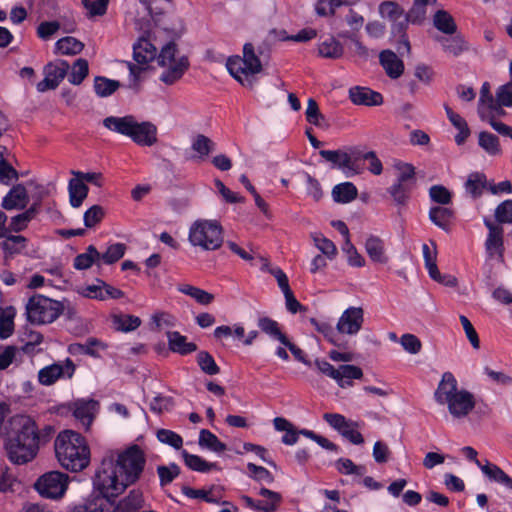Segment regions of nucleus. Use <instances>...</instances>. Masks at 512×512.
<instances>
[{
	"label": "nucleus",
	"mask_w": 512,
	"mask_h": 512,
	"mask_svg": "<svg viewBox=\"0 0 512 512\" xmlns=\"http://www.w3.org/2000/svg\"><path fill=\"white\" fill-rule=\"evenodd\" d=\"M147 463L144 450L137 444L119 452L116 460L104 457L92 479L95 489H102L107 495L119 496L126 488L135 485L142 477Z\"/></svg>",
	"instance_id": "nucleus-1"
},
{
	"label": "nucleus",
	"mask_w": 512,
	"mask_h": 512,
	"mask_svg": "<svg viewBox=\"0 0 512 512\" xmlns=\"http://www.w3.org/2000/svg\"><path fill=\"white\" fill-rule=\"evenodd\" d=\"M55 434L53 426L42 427L26 414H17L10 419V430L5 440L7 458L16 465L33 461L42 446L51 441Z\"/></svg>",
	"instance_id": "nucleus-2"
},
{
	"label": "nucleus",
	"mask_w": 512,
	"mask_h": 512,
	"mask_svg": "<svg viewBox=\"0 0 512 512\" xmlns=\"http://www.w3.org/2000/svg\"><path fill=\"white\" fill-rule=\"evenodd\" d=\"M272 51V40L268 35L263 40H253L243 46L242 56L233 55L227 58L226 68L229 74L242 86L252 87L253 76L263 70V61H268Z\"/></svg>",
	"instance_id": "nucleus-3"
},
{
	"label": "nucleus",
	"mask_w": 512,
	"mask_h": 512,
	"mask_svg": "<svg viewBox=\"0 0 512 512\" xmlns=\"http://www.w3.org/2000/svg\"><path fill=\"white\" fill-rule=\"evenodd\" d=\"M54 450L59 464L68 471H82L90 463V448L85 437L73 430L57 435Z\"/></svg>",
	"instance_id": "nucleus-4"
},
{
	"label": "nucleus",
	"mask_w": 512,
	"mask_h": 512,
	"mask_svg": "<svg viewBox=\"0 0 512 512\" xmlns=\"http://www.w3.org/2000/svg\"><path fill=\"white\" fill-rule=\"evenodd\" d=\"M188 239L203 250H217L223 243V228L216 220H197L189 229Z\"/></svg>",
	"instance_id": "nucleus-5"
},
{
	"label": "nucleus",
	"mask_w": 512,
	"mask_h": 512,
	"mask_svg": "<svg viewBox=\"0 0 512 512\" xmlns=\"http://www.w3.org/2000/svg\"><path fill=\"white\" fill-rule=\"evenodd\" d=\"M177 52V45L171 41L162 47L157 56L158 64L167 67L160 76V80L167 85H172L181 79L190 65L186 56L176 58Z\"/></svg>",
	"instance_id": "nucleus-6"
},
{
	"label": "nucleus",
	"mask_w": 512,
	"mask_h": 512,
	"mask_svg": "<svg viewBox=\"0 0 512 512\" xmlns=\"http://www.w3.org/2000/svg\"><path fill=\"white\" fill-rule=\"evenodd\" d=\"M64 306L60 301L41 294L29 298L26 314L31 323L47 324L54 322L63 313Z\"/></svg>",
	"instance_id": "nucleus-7"
},
{
	"label": "nucleus",
	"mask_w": 512,
	"mask_h": 512,
	"mask_svg": "<svg viewBox=\"0 0 512 512\" xmlns=\"http://www.w3.org/2000/svg\"><path fill=\"white\" fill-rule=\"evenodd\" d=\"M69 477L60 471H50L42 475L35 483L39 494L45 498H61L67 490Z\"/></svg>",
	"instance_id": "nucleus-8"
},
{
	"label": "nucleus",
	"mask_w": 512,
	"mask_h": 512,
	"mask_svg": "<svg viewBox=\"0 0 512 512\" xmlns=\"http://www.w3.org/2000/svg\"><path fill=\"white\" fill-rule=\"evenodd\" d=\"M75 368L73 361L67 358L64 364L53 363L40 369L38 381L45 386L53 385L60 378H72Z\"/></svg>",
	"instance_id": "nucleus-9"
},
{
	"label": "nucleus",
	"mask_w": 512,
	"mask_h": 512,
	"mask_svg": "<svg viewBox=\"0 0 512 512\" xmlns=\"http://www.w3.org/2000/svg\"><path fill=\"white\" fill-rule=\"evenodd\" d=\"M449 413L454 418H463L469 415L476 406L474 395L466 390H458L445 403Z\"/></svg>",
	"instance_id": "nucleus-10"
},
{
	"label": "nucleus",
	"mask_w": 512,
	"mask_h": 512,
	"mask_svg": "<svg viewBox=\"0 0 512 512\" xmlns=\"http://www.w3.org/2000/svg\"><path fill=\"white\" fill-rule=\"evenodd\" d=\"M93 489V494L83 504L75 506L73 512H112L117 496L107 495L102 489Z\"/></svg>",
	"instance_id": "nucleus-11"
},
{
	"label": "nucleus",
	"mask_w": 512,
	"mask_h": 512,
	"mask_svg": "<svg viewBox=\"0 0 512 512\" xmlns=\"http://www.w3.org/2000/svg\"><path fill=\"white\" fill-rule=\"evenodd\" d=\"M364 311L361 307H348L338 319L336 329L340 334L356 335L362 328Z\"/></svg>",
	"instance_id": "nucleus-12"
},
{
	"label": "nucleus",
	"mask_w": 512,
	"mask_h": 512,
	"mask_svg": "<svg viewBox=\"0 0 512 512\" xmlns=\"http://www.w3.org/2000/svg\"><path fill=\"white\" fill-rule=\"evenodd\" d=\"M129 138L139 146L150 147L157 142V127L149 121H135Z\"/></svg>",
	"instance_id": "nucleus-13"
},
{
	"label": "nucleus",
	"mask_w": 512,
	"mask_h": 512,
	"mask_svg": "<svg viewBox=\"0 0 512 512\" xmlns=\"http://www.w3.org/2000/svg\"><path fill=\"white\" fill-rule=\"evenodd\" d=\"M152 34H142L133 45V58L141 65H146L157 58V48L152 43Z\"/></svg>",
	"instance_id": "nucleus-14"
},
{
	"label": "nucleus",
	"mask_w": 512,
	"mask_h": 512,
	"mask_svg": "<svg viewBox=\"0 0 512 512\" xmlns=\"http://www.w3.org/2000/svg\"><path fill=\"white\" fill-rule=\"evenodd\" d=\"M29 202L27 189L21 183L13 185L3 197L1 207L7 211L24 209Z\"/></svg>",
	"instance_id": "nucleus-15"
},
{
	"label": "nucleus",
	"mask_w": 512,
	"mask_h": 512,
	"mask_svg": "<svg viewBox=\"0 0 512 512\" xmlns=\"http://www.w3.org/2000/svg\"><path fill=\"white\" fill-rule=\"evenodd\" d=\"M349 99L355 105L379 106L383 103L381 93L368 87L354 86L349 89Z\"/></svg>",
	"instance_id": "nucleus-16"
},
{
	"label": "nucleus",
	"mask_w": 512,
	"mask_h": 512,
	"mask_svg": "<svg viewBox=\"0 0 512 512\" xmlns=\"http://www.w3.org/2000/svg\"><path fill=\"white\" fill-rule=\"evenodd\" d=\"M458 391V381L451 372H444L434 392V400L439 405H445L446 401Z\"/></svg>",
	"instance_id": "nucleus-17"
},
{
	"label": "nucleus",
	"mask_w": 512,
	"mask_h": 512,
	"mask_svg": "<svg viewBox=\"0 0 512 512\" xmlns=\"http://www.w3.org/2000/svg\"><path fill=\"white\" fill-rule=\"evenodd\" d=\"M379 62L391 79H398L404 72V63L392 50H383L379 54Z\"/></svg>",
	"instance_id": "nucleus-18"
},
{
	"label": "nucleus",
	"mask_w": 512,
	"mask_h": 512,
	"mask_svg": "<svg viewBox=\"0 0 512 512\" xmlns=\"http://www.w3.org/2000/svg\"><path fill=\"white\" fill-rule=\"evenodd\" d=\"M429 220L438 228L449 233L452 228L455 212L445 206H432L428 213Z\"/></svg>",
	"instance_id": "nucleus-19"
},
{
	"label": "nucleus",
	"mask_w": 512,
	"mask_h": 512,
	"mask_svg": "<svg viewBox=\"0 0 512 512\" xmlns=\"http://www.w3.org/2000/svg\"><path fill=\"white\" fill-rule=\"evenodd\" d=\"M434 39L442 46L445 52L455 56L461 54L468 48L461 34H435Z\"/></svg>",
	"instance_id": "nucleus-20"
},
{
	"label": "nucleus",
	"mask_w": 512,
	"mask_h": 512,
	"mask_svg": "<svg viewBox=\"0 0 512 512\" xmlns=\"http://www.w3.org/2000/svg\"><path fill=\"white\" fill-rule=\"evenodd\" d=\"M136 119L133 115L123 117L108 116L103 120V126L108 130L129 137Z\"/></svg>",
	"instance_id": "nucleus-21"
},
{
	"label": "nucleus",
	"mask_w": 512,
	"mask_h": 512,
	"mask_svg": "<svg viewBox=\"0 0 512 512\" xmlns=\"http://www.w3.org/2000/svg\"><path fill=\"white\" fill-rule=\"evenodd\" d=\"M98 406V402L90 400H78L74 403L73 415L82 425L88 429L92 424L94 412Z\"/></svg>",
	"instance_id": "nucleus-22"
},
{
	"label": "nucleus",
	"mask_w": 512,
	"mask_h": 512,
	"mask_svg": "<svg viewBox=\"0 0 512 512\" xmlns=\"http://www.w3.org/2000/svg\"><path fill=\"white\" fill-rule=\"evenodd\" d=\"M365 250L372 262L379 264L388 263L389 258L385 253V243L379 236H368L365 241Z\"/></svg>",
	"instance_id": "nucleus-23"
},
{
	"label": "nucleus",
	"mask_w": 512,
	"mask_h": 512,
	"mask_svg": "<svg viewBox=\"0 0 512 512\" xmlns=\"http://www.w3.org/2000/svg\"><path fill=\"white\" fill-rule=\"evenodd\" d=\"M144 505L143 494L138 489H133L127 496L112 506V512H137Z\"/></svg>",
	"instance_id": "nucleus-24"
},
{
	"label": "nucleus",
	"mask_w": 512,
	"mask_h": 512,
	"mask_svg": "<svg viewBox=\"0 0 512 512\" xmlns=\"http://www.w3.org/2000/svg\"><path fill=\"white\" fill-rule=\"evenodd\" d=\"M379 14L383 19L397 25L400 29H407L402 8L393 1H385L379 6Z\"/></svg>",
	"instance_id": "nucleus-25"
},
{
	"label": "nucleus",
	"mask_w": 512,
	"mask_h": 512,
	"mask_svg": "<svg viewBox=\"0 0 512 512\" xmlns=\"http://www.w3.org/2000/svg\"><path fill=\"white\" fill-rule=\"evenodd\" d=\"M169 349L182 356L189 355L197 350L194 342H188L187 337L178 331H170L167 333Z\"/></svg>",
	"instance_id": "nucleus-26"
},
{
	"label": "nucleus",
	"mask_w": 512,
	"mask_h": 512,
	"mask_svg": "<svg viewBox=\"0 0 512 512\" xmlns=\"http://www.w3.org/2000/svg\"><path fill=\"white\" fill-rule=\"evenodd\" d=\"M437 0H413L411 8L405 14L404 21L407 25H420L426 19L427 7L434 5Z\"/></svg>",
	"instance_id": "nucleus-27"
},
{
	"label": "nucleus",
	"mask_w": 512,
	"mask_h": 512,
	"mask_svg": "<svg viewBox=\"0 0 512 512\" xmlns=\"http://www.w3.org/2000/svg\"><path fill=\"white\" fill-rule=\"evenodd\" d=\"M415 185L413 183H406L401 181H395L388 189L389 195L392 197L394 203L399 206H406L413 192Z\"/></svg>",
	"instance_id": "nucleus-28"
},
{
	"label": "nucleus",
	"mask_w": 512,
	"mask_h": 512,
	"mask_svg": "<svg viewBox=\"0 0 512 512\" xmlns=\"http://www.w3.org/2000/svg\"><path fill=\"white\" fill-rule=\"evenodd\" d=\"M69 202L73 208H78L86 199L89 188L81 179L75 177L68 183Z\"/></svg>",
	"instance_id": "nucleus-29"
},
{
	"label": "nucleus",
	"mask_w": 512,
	"mask_h": 512,
	"mask_svg": "<svg viewBox=\"0 0 512 512\" xmlns=\"http://www.w3.org/2000/svg\"><path fill=\"white\" fill-rule=\"evenodd\" d=\"M482 473L491 481L502 484L512 490V477L505 473L499 466L486 460L485 464L480 466Z\"/></svg>",
	"instance_id": "nucleus-30"
},
{
	"label": "nucleus",
	"mask_w": 512,
	"mask_h": 512,
	"mask_svg": "<svg viewBox=\"0 0 512 512\" xmlns=\"http://www.w3.org/2000/svg\"><path fill=\"white\" fill-rule=\"evenodd\" d=\"M113 328L116 331L129 333L138 329L142 321L138 316L130 314H114L111 316Z\"/></svg>",
	"instance_id": "nucleus-31"
},
{
	"label": "nucleus",
	"mask_w": 512,
	"mask_h": 512,
	"mask_svg": "<svg viewBox=\"0 0 512 512\" xmlns=\"http://www.w3.org/2000/svg\"><path fill=\"white\" fill-rule=\"evenodd\" d=\"M100 252L94 245H89L84 253L78 254L73 261L76 270H87L94 264L101 266L99 262Z\"/></svg>",
	"instance_id": "nucleus-32"
},
{
	"label": "nucleus",
	"mask_w": 512,
	"mask_h": 512,
	"mask_svg": "<svg viewBox=\"0 0 512 512\" xmlns=\"http://www.w3.org/2000/svg\"><path fill=\"white\" fill-rule=\"evenodd\" d=\"M338 375L339 376L335 381L341 388H346L353 385L352 380L361 379L363 371L358 366L344 364L339 366Z\"/></svg>",
	"instance_id": "nucleus-33"
},
{
	"label": "nucleus",
	"mask_w": 512,
	"mask_h": 512,
	"mask_svg": "<svg viewBox=\"0 0 512 512\" xmlns=\"http://www.w3.org/2000/svg\"><path fill=\"white\" fill-rule=\"evenodd\" d=\"M182 457L185 465L193 471L207 473L213 469H218L217 463L207 462L201 456L191 454L187 450L182 451Z\"/></svg>",
	"instance_id": "nucleus-34"
},
{
	"label": "nucleus",
	"mask_w": 512,
	"mask_h": 512,
	"mask_svg": "<svg viewBox=\"0 0 512 512\" xmlns=\"http://www.w3.org/2000/svg\"><path fill=\"white\" fill-rule=\"evenodd\" d=\"M358 190L352 182H343L337 184L332 189V198L336 203H350L355 200Z\"/></svg>",
	"instance_id": "nucleus-35"
},
{
	"label": "nucleus",
	"mask_w": 512,
	"mask_h": 512,
	"mask_svg": "<svg viewBox=\"0 0 512 512\" xmlns=\"http://www.w3.org/2000/svg\"><path fill=\"white\" fill-rule=\"evenodd\" d=\"M121 87L118 80L110 79L105 76H96L94 78L93 88L95 94L100 98H106L114 94Z\"/></svg>",
	"instance_id": "nucleus-36"
},
{
	"label": "nucleus",
	"mask_w": 512,
	"mask_h": 512,
	"mask_svg": "<svg viewBox=\"0 0 512 512\" xmlns=\"http://www.w3.org/2000/svg\"><path fill=\"white\" fill-rule=\"evenodd\" d=\"M318 51L322 57L334 59L342 56L343 46L333 34H327V37L320 41Z\"/></svg>",
	"instance_id": "nucleus-37"
},
{
	"label": "nucleus",
	"mask_w": 512,
	"mask_h": 512,
	"mask_svg": "<svg viewBox=\"0 0 512 512\" xmlns=\"http://www.w3.org/2000/svg\"><path fill=\"white\" fill-rule=\"evenodd\" d=\"M257 325L263 333L272 339L278 340L280 343L286 340V334L281 331L279 323L274 319L267 316L260 317Z\"/></svg>",
	"instance_id": "nucleus-38"
},
{
	"label": "nucleus",
	"mask_w": 512,
	"mask_h": 512,
	"mask_svg": "<svg viewBox=\"0 0 512 512\" xmlns=\"http://www.w3.org/2000/svg\"><path fill=\"white\" fill-rule=\"evenodd\" d=\"M503 228H499L495 231L488 232L485 247L487 252L493 256L494 254H498L500 257L503 256L504 253V240H503Z\"/></svg>",
	"instance_id": "nucleus-39"
},
{
	"label": "nucleus",
	"mask_w": 512,
	"mask_h": 512,
	"mask_svg": "<svg viewBox=\"0 0 512 512\" xmlns=\"http://www.w3.org/2000/svg\"><path fill=\"white\" fill-rule=\"evenodd\" d=\"M198 443L201 447H205L216 453L224 452L227 449L226 444L220 441L215 434L207 429H202L200 431Z\"/></svg>",
	"instance_id": "nucleus-40"
},
{
	"label": "nucleus",
	"mask_w": 512,
	"mask_h": 512,
	"mask_svg": "<svg viewBox=\"0 0 512 512\" xmlns=\"http://www.w3.org/2000/svg\"><path fill=\"white\" fill-rule=\"evenodd\" d=\"M75 346L79 353L93 358H100V351L107 349V344L94 337L88 338L84 343H77Z\"/></svg>",
	"instance_id": "nucleus-41"
},
{
	"label": "nucleus",
	"mask_w": 512,
	"mask_h": 512,
	"mask_svg": "<svg viewBox=\"0 0 512 512\" xmlns=\"http://www.w3.org/2000/svg\"><path fill=\"white\" fill-rule=\"evenodd\" d=\"M258 494L266 498L265 501L261 500V512H275L282 502V495L268 488H260Z\"/></svg>",
	"instance_id": "nucleus-42"
},
{
	"label": "nucleus",
	"mask_w": 512,
	"mask_h": 512,
	"mask_svg": "<svg viewBox=\"0 0 512 512\" xmlns=\"http://www.w3.org/2000/svg\"><path fill=\"white\" fill-rule=\"evenodd\" d=\"M126 245L124 243H113L109 245L105 252L100 253L99 262L101 264L111 265L119 261L126 252Z\"/></svg>",
	"instance_id": "nucleus-43"
},
{
	"label": "nucleus",
	"mask_w": 512,
	"mask_h": 512,
	"mask_svg": "<svg viewBox=\"0 0 512 512\" xmlns=\"http://www.w3.org/2000/svg\"><path fill=\"white\" fill-rule=\"evenodd\" d=\"M478 144L491 156L499 155L501 153L499 138L490 132H480L478 136Z\"/></svg>",
	"instance_id": "nucleus-44"
},
{
	"label": "nucleus",
	"mask_w": 512,
	"mask_h": 512,
	"mask_svg": "<svg viewBox=\"0 0 512 512\" xmlns=\"http://www.w3.org/2000/svg\"><path fill=\"white\" fill-rule=\"evenodd\" d=\"M309 322L331 344L339 348H344V345L338 341V336L331 324L326 321H320L316 318H310Z\"/></svg>",
	"instance_id": "nucleus-45"
},
{
	"label": "nucleus",
	"mask_w": 512,
	"mask_h": 512,
	"mask_svg": "<svg viewBox=\"0 0 512 512\" xmlns=\"http://www.w3.org/2000/svg\"><path fill=\"white\" fill-rule=\"evenodd\" d=\"M84 44L74 37L66 36L56 42V50L62 55H75L80 53Z\"/></svg>",
	"instance_id": "nucleus-46"
},
{
	"label": "nucleus",
	"mask_w": 512,
	"mask_h": 512,
	"mask_svg": "<svg viewBox=\"0 0 512 512\" xmlns=\"http://www.w3.org/2000/svg\"><path fill=\"white\" fill-rule=\"evenodd\" d=\"M181 473L180 467L175 462L169 463V465L157 466V474L159 477V484L161 487H165L172 483Z\"/></svg>",
	"instance_id": "nucleus-47"
},
{
	"label": "nucleus",
	"mask_w": 512,
	"mask_h": 512,
	"mask_svg": "<svg viewBox=\"0 0 512 512\" xmlns=\"http://www.w3.org/2000/svg\"><path fill=\"white\" fill-rule=\"evenodd\" d=\"M5 240L0 243V247L6 254H17L22 251L25 247L27 239L21 235H9V233L4 236Z\"/></svg>",
	"instance_id": "nucleus-48"
},
{
	"label": "nucleus",
	"mask_w": 512,
	"mask_h": 512,
	"mask_svg": "<svg viewBox=\"0 0 512 512\" xmlns=\"http://www.w3.org/2000/svg\"><path fill=\"white\" fill-rule=\"evenodd\" d=\"M196 361L201 371L207 375L213 376L220 372V367L215 362L213 356L207 351H200L197 354Z\"/></svg>",
	"instance_id": "nucleus-49"
},
{
	"label": "nucleus",
	"mask_w": 512,
	"mask_h": 512,
	"mask_svg": "<svg viewBox=\"0 0 512 512\" xmlns=\"http://www.w3.org/2000/svg\"><path fill=\"white\" fill-rule=\"evenodd\" d=\"M156 438L160 443L168 445L176 450L181 449L183 446L182 436L169 429H158L156 432Z\"/></svg>",
	"instance_id": "nucleus-50"
},
{
	"label": "nucleus",
	"mask_w": 512,
	"mask_h": 512,
	"mask_svg": "<svg viewBox=\"0 0 512 512\" xmlns=\"http://www.w3.org/2000/svg\"><path fill=\"white\" fill-rule=\"evenodd\" d=\"M215 143L203 134L197 135L193 141L191 148L198 153L199 159H204L214 150Z\"/></svg>",
	"instance_id": "nucleus-51"
},
{
	"label": "nucleus",
	"mask_w": 512,
	"mask_h": 512,
	"mask_svg": "<svg viewBox=\"0 0 512 512\" xmlns=\"http://www.w3.org/2000/svg\"><path fill=\"white\" fill-rule=\"evenodd\" d=\"M486 176L483 173L473 172L468 176L465 183V188L474 198L479 197L482 194V190L485 188Z\"/></svg>",
	"instance_id": "nucleus-52"
},
{
	"label": "nucleus",
	"mask_w": 512,
	"mask_h": 512,
	"mask_svg": "<svg viewBox=\"0 0 512 512\" xmlns=\"http://www.w3.org/2000/svg\"><path fill=\"white\" fill-rule=\"evenodd\" d=\"M89 73L88 61L79 58L75 61L72 71L68 77V81L73 85H80Z\"/></svg>",
	"instance_id": "nucleus-53"
},
{
	"label": "nucleus",
	"mask_w": 512,
	"mask_h": 512,
	"mask_svg": "<svg viewBox=\"0 0 512 512\" xmlns=\"http://www.w3.org/2000/svg\"><path fill=\"white\" fill-rule=\"evenodd\" d=\"M213 489H214V486H212L209 490L194 489L189 486H183L181 491L188 498L201 499V500L205 501L206 503H211V504H219L220 503L219 500L216 497L212 496Z\"/></svg>",
	"instance_id": "nucleus-54"
},
{
	"label": "nucleus",
	"mask_w": 512,
	"mask_h": 512,
	"mask_svg": "<svg viewBox=\"0 0 512 512\" xmlns=\"http://www.w3.org/2000/svg\"><path fill=\"white\" fill-rule=\"evenodd\" d=\"M429 197L431 201L445 206L452 202V193L443 185H433L429 189Z\"/></svg>",
	"instance_id": "nucleus-55"
},
{
	"label": "nucleus",
	"mask_w": 512,
	"mask_h": 512,
	"mask_svg": "<svg viewBox=\"0 0 512 512\" xmlns=\"http://www.w3.org/2000/svg\"><path fill=\"white\" fill-rule=\"evenodd\" d=\"M68 69L69 64L66 61H61L59 64L49 63L44 68V74L59 85L66 76Z\"/></svg>",
	"instance_id": "nucleus-56"
},
{
	"label": "nucleus",
	"mask_w": 512,
	"mask_h": 512,
	"mask_svg": "<svg viewBox=\"0 0 512 512\" xmlns=\"http://www.w3.org/2000/svg\"><path fill=\"white\" fill-rule=\"evenodd\" d=\"M89 17L103 16L108 9L109 0H81Z\"/></svg>",
	"instance_id": "nucleus-57"
},
{
	"label": "nucleus",
	"mask_w": 512,
	"mask_h": 512,
	"mask_svg": "<svg viewBox=\"0 0 512 512\" xmlns=\"http://www.w3.org/2000/svg\"><path fill=\"white\" fill-rule=\"evenodd\" d=\"M480 118L483 121L488 122L491 127L498 132L500 135L504 137H509L512 140V127L501 122L497 121L494 115L487 114L483 109H480Z\"/></svg>",
	"instance_id": "nucleus-58"
},
{
	"label": "nucleus",
	"mask_w": 512,
	"mask_h": 512,
	"mask_svg": "<svg viewBox=\"0 0 512 512\" xmlns=\"http://www.w3.org/2000/svg\"><path fill=\"white\" fill-rule=\"evenodd\" d=\"M434 26L440 32H455L456 30L453 18L443 10H439L434 15Z\"/></svg>",
	"instance_id": "nucleus-59"
},
{
	"label": "nucleus",
	"mask_w": 512,
	"mask_h": 512,
	"mask_svg": "<svg viewBox=\"0 0 512 512\" xmlns=\"http://www.w3.org/2000/svg\"><path fill=\"white\" fill-rule=\"evenodd\" d=\"M247 469L249 471V477L257 482H265L267 484L274 482L273 474L263 466H258L254 463H248Z\"/></svg>",
	"instance_id": "nucleus-60"
},
{
	"label": "nucleus",
	"mask_w": 512,
	"mask_h": 512,
	"mask_svg": "<svg viewBox=\"0 0 512 512\" xmlns=\"http://www.w3.org/2000/svg\"><path fill=\"white\" fill-rule=\"evenodd\" d=\"M18 178V171L5 158H0V183L10 185Z\"/></svg>",
	"instance_id": "nucleus-61"
},
{
	"label": "nucleus",
	"mask_w": 512,
	"mask_h": 512,
	"mask_svg": "<svg viewBox=\"0 0 512 512\" xmlns=\"http://www.w3.org/2000/svg\"><path fill=\"white\" fill-rule=\"evenodd\" d=\"M315 246L329 259H333L337 254L335 244L321 234L313 236Z\"/></svg>",
	"instance_id": "nucleus-62"
},
{
	"label": "nucleus",
	"mask_w": 512,
	"mask_h": 512,
	"mask_svg": "<svg viewBox=\"0 0 512 512\" xmlns=\"http://www.w3.org/2000/svg\"><path fill=\"white\" fill-rule=\"evenodd\" d=\"M336 468L339 473L345 475H363L366 471L364 466H357L354 462L348 458H339L336 461Z\"/></svg>",
	"instance_id": "nucleus-63"
},
{
	"label": "nucleus",
	"mask_w": 512,
	"mask_h": 512,
	"mask_svg": "<svg viewBox=\"0 0 512 512\" xmlns=\"http://www.w3.org/2000/svg\"><path fill=\"white\" fill-rule=\"evenodd\" d=\"M495 218L499 223H512V200L500 203L495 210Z\"/></svg>",
	"instance_id": "nucleus-64"
}]
</instances>
